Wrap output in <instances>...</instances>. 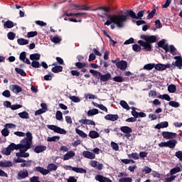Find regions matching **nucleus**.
<instances>
[{
  "mask_svg": "<svg viewBox=\"0 0 182 182\" xmlns=\"http://www.w3.org/2000/svg\"><path fill=\"white\" fill-rule=\"evenodd\" d=\"M66 170H73L75 173H80V174L86 173V169L83 168L73 167L72 166H67L65 168Z\"/></svg>",
  "mask_w": 182,
  "mask_h": 182,
  "instance_id": "1a4fd4ad",
  "label": "nucleus"
},
{
  "mask_svg": "<svg viewBox=\"0 0 182 182\" xmlns=\"http://www.w3.org/2000/svg\"><path fill=\"white\" fill-rule=\"evenodd\" d=\"M111 147L115 151H119V145L117 144V143H116L114 141H112L111 142Z\"/></svg>",
  "mask_w": 182,
  "mask_h": 182,
  "instance_id": "6e6d98bb",
  "label": "nucleus"
},
{
  "mask_svg": "<svg viewBox=\"0 0 182 182\" xmlns=\"http://www.w3.org/2000/svg\"><path fill=\"white\" fill-rule=\"evenodd\" d=\"M159 99H163L164 100H166L167 102H171V97H170V95H167V94H164L162 95H159L158 97Z\"/></svg>",
  "mask_w": 182,
  "mask_h": 182,
  "instance_id": "ea45409f",
  "label": "nucleus"
},
{
  "mask_svg": "<svg viewBox=\"0 0 182 182\" xmlns=\"http://www.w3.org/2000/svg\"><path fill=\"white\" fill-rule=\"evenodd\" d=\"M36 36H38V31H30L27 33L28 38H34Z\"/></svg>",
  "mask_w": 182,
  "mask_h": 182,
  "instance_id": "4d7b16f0",
  "label": "nucleus"
},
{
  "mask_svg": "<svg viewBox=\"0 0 182 182\" xmlns=\"http://www.w3.org/2000/svg\"><path fill=\"white\" fill-rule=\"evenodd\" d=\"M18 116L21 117V119H29V113H28L26 111L19 112Z\"/></svg>",
  "mask_w": 182,
  "mask_h": 182,
  "instance_id": "58836bf2",
  "label": "nucleus"
},
{
  "mask_svg": "<svg viewBox=\"0 0 182 182\" xmlns=\"http://www.w3.org/2000/svg\"><path fill=\"white\" fill-rule=\"evenodd\" d=\"M173 59H175L176 61L172 63L171 69H176V68H177L178 69L181 70L182 68L181 56H175Z\"/></svg>",
  "mask_w": 182,
  "mask_h": 182,
  "instance_id": "7ed1b4c3",
  "label": "nucleus"
},
{
  "mask_svg": "<svg viewBox=\"0 0 182 182\" xmlns=\"http://www.w3.org/2000/svg\"><path fill=\"white\" fill-rule=\"evenodd\" d=\"M162 136L164 139H166V140H172L177 137V134L174 132H170L167 131H164L161 133Z\"/></svg>",
  "mask_w": 182,
  "mask_h": 182,
  "instance_id": "0eeeda50",
  "label": "nucleus"
},
{
  "mask_svg": "<svg viewBox=\"0 0 182 182\" xmlns=\"http://www.w3.org/2000/svg\"><path fill=\"white\" fill-rule=\"evenodd\" d=\"M4 27L7 29H11V28H14V22L11 21H7L4 22Z\"/></svg>",
  "mask_w": 182,
  "mask_h": 182,
  "instance_id": "72a5a7b5",
  "label": "nucleus"
},
{
  "mask_svg": "<svg viewBox=\"0 0 182 182\" xmlns=\"http://www.w3.org/2000/svg\"><path fill=\"white\" fill-rule=\"evenodd\" d=\"M66 16H75V18H79V16H82L85 15V13H70L65 12Z\"/></svg>",
  "mask_w": 182,
  "mask_h": 182,
  "instance_id": "c9c22d12",
  "label": "nucleus"
},
{
  "mask_svg": "<svg viewBox=\"0 0 182 182\" xmlns=\"http://www.w3.org/2000/svg\"><path fill=\"white\" fill-rule=\"evenodd\" d=\"M75 132L77 134H79L80 137H82V139H86L87 137V134L85 133L83 131L76 128Z\"/></svg>",
  "mask_w": 182,
  "mask_h": 182,
  "instance_id": "2f4dec72",
  "label": "nucleus"
},
{
  "mask_svg": "<svg viewBox=\"0 0 182 182\" xmlns=\"http://www.w3.org/2000/svg\"><path fill=\"white\" fill-rule=\"evenodd\" d=\"M90 73H92L94 76L99 79V76L100 75V72L95 70H90Z\"/></svg>",
  "mask_w": 182,
  "mask_h": 182,
  "instance_id": "680f3d73",
  "label": "nucleus"
},
{
  "mask_svg": "<svg viewBox=\"0 0 182 182\" xmlns=\"http://www.w3.org/2000/svg\"><path fill=\"white\" fill-rule=\"evenodd\" d=\"M26 177H29V172L28 170L24 171H19L17 175V180H23V178H26Z\"/></svg>",
  "mask_w": 182,
  "mask_h": 182,
  "instance_id": "ddd939ff",
  "label": "nucleus"
},
{
  "mask_svg": "<svg viewBox=\"0 0 182 182\" xmlns=\"http://www.w3.org/2000/svg\"><path fill=\"white\" fill-rule=\"evenodd\" d=\"M168 105L169 106H171V107H180V103L176 101H170Z\"/></svg>",
  "mask_w": 182,
  "mask_h": 182,
  "instance_id": "5fc2aeb1",
  "label": "nucleus"
},
{
  "mask_svg": "<svg viewBox=\"0 0 182 182\" xmlns=\"http://www.w3.org/2000/svg\"><path fill=\"white\" fill-rule=\"evenodd\" d=\"M82 156H84L85 159H90V160H93V159H95L96 157V155L95 154L89 151H84L82 152Z\"/></svg>",
  "mask_w": 182,
  "mask_h": 182,
  "instance_id": "a211bd4d",
  "label": "nucleus"
},
{
  "mask_svg": "<svg viewBox=\"0 0 182 182\" xmlns=\"http://www.w3.org/2000/svg\"><path fill=\"white\" fill-rule=\"evenodd\" d=\"M15 36L16 34L14 32H9L7 34L8 39H9L10 41H14V39H15Z\"/></svg>",
  "mask_w": 182,
  "mask_h": 182,
  "instance_id": "13d9d810",
  "label": "nucleus"
},
{
  "mask_svg": "<svg viewBox=\"0 0 182 182\" xmlns=\"http://www.w3.org/2000/svg\"><path fill=\"white\" fill-rule=\"evenodd\" d=\"M70 100H72V102H73L74 103H79V102H80V98H79L78 97L76 96H71L70 97Z\"/></svg>",
  "mask_w": 182,
  "mask_h": 182,
  "instance_id": "e2e57ef3",
  "label": "nucleus"
},
{
  "mask_svg": "<svg viewBox=\"0 0 182 182\" xmlns=\"http://www.w3.org/2000/svg\"><path fill=\"white\" fill-rule=\"evenodd\" d=\"M20 60H22L23 63H26L27 65H31V60L26 58V52L23 51L20 53L19 55Z\"/></svg>",
  "mask_w": 182,
  "mask_h": 182,
  "instance_id": "4468645a",
  "label": "nucleus"
},
{
  "mask_svg": "<svg viewBox=\"0 0 182 182\" xmlns=\"http://www.w3.org/2000/svg\"><path fill=\"white\" fill-rule=\"evenodd\" d=\"M114 82H117L118 83H122V82H124V78L122 76H115L112 78Z\"/></svg>",
  "mask_w": 182,
  "mask_h": 182,
  "instance_id": "c03bdc74",
  "label": "nucleus"
},
{
  "mask_svg": "<svg viewBox=\"0 0 182 182\" xmlns=\"http://www.w3.org/2000/svg\"><path fill=\"white\" fill-rule=\"evenodd\" d=\"M130 156H131L132 159H134V160H139V159H140L139 154H137L136 152L135 153L133 152L132 154L128 155V156L129 158H130Z\"/></svg>",
  "mask_w": 182,
  "mask_h": 182,
  "instance_id": "864d4df0",
  "label": "nucleus"
},
{
  "mask_svg": "<svg viewBox=\"0 0 182 182\" xmlns=\"http://www.w3.org/2000/svg\"><path fill=\"white\" fill-rule=\"evenodd\" d=\"M157 45L158 48H162V49L165 50V53H167V52H168V44L166 43V40H161L157 43Z\"/></svg>",
  "mask_w": 182,
  "mask_h": 182,
  "instance_id": "9d476101",
  "label": "nucleus"
},
{
  "mask_svg": "<svg viewBox=\"0 0 182 182\" xmlns=\"http://www.w3.org/2000/svg\"><path fill=\"white\" fill-rule=\"evenodd\" d=\"M15 143L10 144L4 150L3 154H5L6 156H11V152L15 150Z\"/></svg>",
  "mask_w": 182,
  "mask_h": 182,
  "instance_id": "9b49d317",
  "label": "nucleus"
},
{
  "mask_svg": "<svg viewBox=\"0 0 182 182\" xmlns=\"http://www.w3.org/2000/svg\"><path fill=\"white\" fill-rule=\"evenodd\" d=\"M75 66L77 69H83V68H86V63L77 62L75 63Z\"/></svg>",
  "mask_w": 182,
  "mask_h": 182,
  "instance_id": "8fccbe9b",
  "label": "nucleus"
},
{
  "mask_svg": "<svg viewBox=\"0 0 182 182\" xmlns=\"http://www.w3.org/2000/svg\"><path fill=\"white\" fill-rule=\"evenodd\" d=\"M21 108H22L21 105H12L11 107V110H18V109Z\"/></svg>",
  "mask_w": 182,
  "mask_h": 182,
  "instance_id": "774afa93",
  "label": "nucleus"
},
{
  "mask_svg": "<svg viewBox=\"0 0 182 182\" xmlns=\"http://www.w3.org/2000/svg\"><path fill=\"white\" fill-rule=\"evenodd\" d=\"M23 146L21 145V144H15V150H19L21 153H23Z\"/></svg>",
  "mask_w": 182,
  "mask_h": 182,
  "instance_id": "bf43d9fd",
  "label": "nucleus"
},
{
  "mask_svg": "<svg viewBox=\"0 0 182 182\" xmlns=\"http://www.w3.org/2000/svg\"><path fill=\"white\" fill-rule=\"evenodd\" d=\"M155 69L156 70L159 71H163L165 70L164 69V64L159 63V64H155Z\"/></svg>",
  "mask_w": 182,
  "mask_h": 182,
  "instance_id": "a18cd8bd",
  "label": "nucleus"
},
{
  "mask_svg": "<svg viewBox=\"0 0 182 182\" xmlns=\"http://www.w3.org/2000/svg\"><path fill=\"white\" fill-rule=\"evenodd\" d=\"M154 68H156V64L154 63L146 64L144 66L145 70H151L152 69H154Z\"/></svg>",
  "mask_w": 182,
  "mask_h": 182,
  "instance_id": "e433bc0d",
  "label": "nucleus"
},
{
  "mask_svg": "<svg viewBox=\"0 0 182 182\" xmlns=\"http://www.w3.org/2000/svg\"><path fill=\"white\" fill-rule=\"evenodd\" d=\"M144 14H147L146 10L139 11L137 14L133 10H127L125 15H107L109 20H107L104 25L109 26L112 23L117 25V28H123L124 22H127V16H130L132 19H141L144 16Z\"/></svg>",
  "mask_w": 182,
  "mask_h": 182,
  "instance_id": "f257e3e1",
  "label": "nucleus"
},
{
  "mask_svg": "<svg viewBox=\"0 0 182 182\" xmlns=\"http://www.w3.org/2000/svg\"><path fill=\"white\" fill-rule=\"evenodd\" d=\"M35 171H38V173H41V174H43V176H46L47 174H49V170L45 169L43 167H41V166L36 167Z\"/></svg>",
  "mask_w": 182,
  "mask_h": 182,
  "instance_id": "aec40b11",
  "label": "nucleus"
},
{
  "mask_svg": "<svg viewBox=\"0 0 182 182\" xmlns=\"http://www.w3.org/2000/svg\"><path fill=\"white\" fill-rule=\"evenodd\" d=\"M95 11H97V15L100 18H105V16L103 15H107L110 12V9L107 7H100L97 9Z\"/></svg>",
  "mask_w": 182,
  "mask_h": 182,
  "instance_id": "423d86ee",
  "label": "nucleus"
},
{
  "mask_svg": "<svg viewBox=\"0 0 182 182\" xmlns=\"http://www.w3.org/2000/svg\"><path fill=\"white\" fill-rule=\"evenodd\" d=\"M116 66L118 68V69H120V70H126V69H127V61H118L116 64Z\"/></svg>",
  "mask_w": 182,
  "mask_h": 182,
  "instance_id": "f8f14e48",
  "label": "nucleus"
},
{
  "mask_svg": "<svg viewBox=\"0 0 182 182\" xmlns=\"http://www.w3.org/2000/svg\"><path fill=\"white\" fill-rule=\"evenodd\" d=\"M132 49L134 52H140V50H141V47L137 44H134L132 46Z\"/></svg>",
  "mask_w": 182,
  "mask_h": 182,
  "instance_id": "0e129e2a",
  "label": "nucleus"
},
{
  "mask_svg": "<svg viewBox=\"0 0 182 182\" xmlns=\"http://www.w3.org/2000/svg\"><path fill=\"white\" fill-rule=\"evenodd\" d=\"M79 123H81L82 124H88L90 126H96V123L93 120L90 119H80Z\"/></svg>",
  "mask_w": 182,
  "mask_h": 182,
  "instance_id": "412c9836",
  "label": "nucleus"
},
{
  "mask_svg": "<svg viewBox=\"0 0 182 182\" xmlns=\"http://www.w3.org/2000/svg\"><path fill=\"white\" fill-rule=\"evenodd\" d=\"M56 63H53L52 66H55L51 69V72L53 73H59L63 70V67L61 65H57Z\"/></svg>",
  "mask_w": 182,
  "mask_h": 182,
  "instance_id": "2eb2a0df",
  "label": "nucleus"
},
{
  "mask_svg": "<svg viewBox=\"0 0 182 182\" xmlns=\"http://www.w3.org/2000/svg\"><path fill=\"white\" fill-rule=\"evenodd\" d=\"M95 180L99 182H112L110 178L105 177L102 175H97L95 176Z\"/></svg>",
  "mask_w": 182,
  "mask_h": 182,
  "instance_id": "6ab92c4d",
  "label": "nucleus"
},
{
  "mask_svg": "<svg viewBox=\"0 0 182 182\" xmlns=\"http://www.w3.org/2000/svg\"><path fill=\"white\" fill-rule=\"evenodd\" d=\"M72 157H75V153L73 151H70L64 155L63 160H70V159H72Z\"/></svg>",
  "mask_w": 182,
  "mask_h": 182,
  "instance_id": "a878e982",
  "label": "nucleus"
},
{
  "mask_svg": "<svg viewBox=\"0 0 182 182\" xmlns=\"http://www.w3.org/2000/svg\"><path fill=\"white\" fill-rule=\"evenodd\" d=\"M31 66H32V68H35L36 69H38V68H41V63H39V61L33 60L31 63Z\"/></svg>",
  "mask_w": 182,
  "mask_h": 182,
  "instance_id": "de8ad7c7",
  "label": "nucleus"
},
{
  "mask_svg": "<svg viewBox=\"0 0 182 182\" xmlns=\"http://www.w3.org/2000/svg\"><path fill=\"white\" fill-rule=\"evenodd\" d=\"M140 38L149 44L156 43V42H157V36H156L141 35Z\"/></svg>",
  "mask_w": 182,
  "mask_h": 182,
  "instance_id": "f03ea898",
  "label": "nucleus"
},
{
  "mask_svg": "<svg viewBox=\"0 0 182 182\" xmlns=\"http://www.w3.org/2000/svg\"><path fill=\"white\" fill-rule=\"evenodd\" d=\"M87 116H95V114H99V109L95 108L92 109H90L87 112Z\"/></svg>",
  "mask_w": 182,
  "mask_h": 182,
  "instance_id": "c756f323",
  "label": "nucleus"
},
{
  "mask_svg": "<svg viewBox=\"0 0 182 182\" xmlns=\"http://www.w3.org/2000/svg\"><path fill=\"white\" fill-rule=\"evenodd\" d=\"M73 8H78L79 11H88L89 8L87 6H86V5H76L74 4L73 5Z\"/></svg>",
  "mask_w": 182,
  "mask_h": 182,
  "instance_id": "f704fd0d",
  "label": "nucleus"
},
{
  "mask_svg": "<svg viewBox=\"0 0 182 182\" xmlns=\"http://www.w3.org/2000/svg\"><path fill=\"white\" fill-rule=\"evenodd\" d=\"M180 171H181V168H180V167H178V166L175 167V168L171 169L170 175L173 176V174H176V173H180Z\"/></svg>",
  "mask_w": 182,
  "mask_h": 182,
  "instance_id": "79ce46f5",
  "label": "nucleus"
},
{
  "mask_svg": "<svg viewBox=\"0 0 182 182\" xmlns=\"http://www.w3.org/2000/svg\"><path fill=\"white\" fill-rule=\"evenodd\" d=\"M47 168L50 173V171H56L58 170V166L55 164H49Z\"/></svg>",
  "mask_w": 182,
  "mask_h": 182,
  "instance_id": "cd10ccee",
  "label": "nucleus"
},
{
  "mask_svg": "<svg viewBox=\"0 0 182 182\" xmlns=\"http://www.w3.org/2000/svg\"><path fill=\"white\" fill-rule=\"evenodd\" d=\"M99 77L101 82H107L108 80H110V79L112 78V75H110V73L103 75L102 74V73H100Z\"/></svg>",
  "mask_w": 182,
  "mask_h": 182,
  "instance_id": "f3484780",
  "label": "nucleus"
},
{
  "mask_svg": "<svg viewBox=\"0 0 182 182\" xmlns=\"http://www.w3.org/2000/svg\"><path fill=\"white\" fill-rule=\"evenodd\" d=\"M176 157L178 159L181 161H182V151H178L175 154Z\"/></svg>",
  "mask_w": 182,
  "mask_h": 182,
  "instance_id": "69168bd1",
  "label": "nucleus"
},
{
  "mask_svg": "<svg viewBox=\"0 0 182 182\" xmlns=\"http://www.w3.org/2000/svg\"><path fill=\"white\" fill-rule=\"evenodd\" d=\"M1 134L4 136V137H8V136H9V130L8 128H4L1 130Z\"/></svg>",
  "mask_w": 182,
  "mask_h": 182,
  "instance_id": "603ef678",
  "label": "nucleus"
},
{
  "mask_svg": "<svg viewBox=\"0 0 182 182\" xmlns=\"http://www.w3.org/2000/svg\"><path fill=\"white\" fill-rule=\"evenodd\" d=\"M120 130L121 132H122V133H133V129L128 127V126H123L120 127Z\"/></svg>",
  "mask_w": 182,
  "mask_h": 182,
  "instance_id": "393cba45",
  "label": "nucleus"
},
{
  "mask_svg": "<svg viewBox=\"0 0 182 182\" xmlns=\"http://www.w3.org/2000/svg\"><path fill=\"white\" fill-rule=\"evenodd\" d=\"M168 126V122H162L159 124H157L155 126V129H158V130H160V129H166Z\"/></svg>",
  "mask_w": 182,
  "mask_h": 182,
  "instance_id": "b1692460",
  "label": "nucleus"
},
{
  "mask_svg": "<svg viewBox=\"0 0 182 182\" xmlns=\"http://www.w3.org/2000/svg\"><path fill=\"white\" fill-rule=\"evenodd\" d=\"M17 43L18 45H21V46L28 45V43H29V41L25 38H18L17 39Z\"/></svg>",
  "mask_w": 182,
  "mask_h": 182,
  "instance_id": "4c0bfd02",
  "label": "nucleus"
},
{
  "mask_svg": "<svg viewBox=\"0 0 182 182\" xmlns=\"http://www.w3.org/2000/svg\"><path fill=\"white\" fill-rule=\"evenodd\" d=\"M55 118L57 120H62L63 119V114L60 110L56 112Z\"/></svg>",
  "mask_w": 182,
  "mask_h": 182,
  "instance_id": "09e8293b",
  "label": "nucleus"
},
{
  "mask_svg": "<svg viewBox=\"0 0 182 182\" xmlns=\"http://www.w3.org/2000/svg\"><path fill=\"white\" fill-rule=\"evenodd\" d=\"M41 59V54L39 53H33L30 55L31 60H39Z\"/></svg>",
  "mask_w": 182,
  "mask_h": 182,
  "instance_id": "473e14b6",
  "label": "nucleus"
},
{
  "mask_svg": "<svg viewBox=\"0 0 182 182\" xmlns=\"http://www.w3.org/2000/svg\"><path fill=\"white\" fill-rule=\"evenodd\" d=\"M15 71L18 75H21V76H26V73H25V71L21 69V68H16Z\"/></svg>",
  "mask_w": 182,
  "mask_h": 182,
  "instance_id": "49530a36",
  "label": "nucleus"
},
{
  "mask_svg": "<svg viewBox=\"0 0 182 182\" xmlns=\"http://www.w3.org/2000/svg\"><path fill=\"white\" fill-rule=\"evenodd\" d=\"M177 140L176 139H169L168 141H167V147H168L169 149H174L176 147V146L177 145Z\"/></svg>",
  "mask_w": 182,
  "mask_h": 182,
  "instance_id": "5701e85b",
  "label": "nucleus"
},
{
  "mask_svg": "<svg viewBox=\"0 0 182 182\" xmlns=\"http://www.w3.org/2000/svg\"><path fill=\"white\" fill-rule=\"evenodd\" d=\"M47 127L50 130H53L55 133H58V134H66V130L58 126L48 124Z\"/></svg>",
  "mask_w": 182,
  "mask_h": 182,
  "instance_id": "39448f33",
  "label": "nucleus"
},
{
  "mask_svg": "<svg viewBox=\"0 0 182 182\" xmlns=\"http://www.w3.org/2000/svg\"><path fill=\"white\" fill-rule=\"evenodd\" d=\"M59 140H60V136H54L53 137H48L47 138V141H59Z\"/></svg>",
  "mask_w": 182,
  "mask_h": 182,
  "instance_id": "37998d69",
  "label": "nucleus"
},
{
  "mask_svg": "<svg viewBox=\"0 0 182 182\" xmlns=\"http://www.w3.org/2000/svg\"><path fill=\"white\" fill-rule=\"evenodd\" d=\"M139 45L143 47L144 50H147L148 52H151V49H153V46L149 43L144 42L141 40L138 41Z\"/></svg>",
  "mask_w": 182,
  "mask_h": 182,
  "instance_id": "6e6552de",
  "label": "nucleus"
},
{
  "mask_svg": "<svg viewBox=\"0 0 182 182\" xmlns=\"http://www.w3.org/2000/svg\"><path fill=\"white\" fill-rule=\"evenodd\" d=\"M120 105L123 109H125L126 110H130V106H129V104L124 100L120 101Z\"/></svg>",
  "mask_w": 182,
  "mask_h": 182,
  "instance_id": "a19ab883",
  "label": "nucleus"
},
{
  "mask_svg": "<svg viewBox=\"0 0 182 182\" xmlns=\"http://www.w3.org/2000/svg\"><path fill=\"white\" fill-rule=\"evenodd\" d=\"M88 136L91 139H97V137H100V134L96 131H90Z\"/></svg>",
  "mask_w": 182,
  "mask_h": 182,
  "instance_id": "bb28decb",
  "label": "nucleus"
},
{
  "mask_svg": "<svg viewBox=\"0 0 182 182\" xmlns=\"http://www.w3.org/2000/svg\"><path fill=\"white\" fill-rule=\"evenodd\" d=\"M46 151V146H36L34 148V153L39 154V153H43V151Z\"/></svg>",
  "mask_w": 182,
  "mask_h": 182,
  "instance_id": "4be33fe9",
  "label": "nucleus"
},
{
  "mask_svg": "<svg viewBox=\"0 0 182 182\" xmlns=\"http://www.w3.org/2000/svg\"><path fill=\"white\" fill-rule=\"evenodd\" d=\"M12 91L14 93H21L22 92V87L18 85H12Z\"/></svg>",
  "mask_w": 182,
  "mask_h": 182,
  "instance_id": "c85d7f7f",
  "label": "nucleus"
},
{
  "mask_svg": "<svg viewBox=\"0 0 182 182\" xmlns=\"http://www.w3.org/2000/svg\"><path fill=\"white\" fill-rule=\"evenodd\" d=\"M105 120H110L111 122H116V120H119V115L108 114L105 116Z\"/></svg>",
  "mask_w": 182,
  "mask_h": 182,
  "instance_id": "dca6fc26",
  "label": "nucleus"
},
{
  "mask_svg": "<svg viewBox=\"0 0 182 182\" xmlns=\"http://www.w3.org/2000/svg\"><path fill=\"white\" fill-rule=\"evenodd\" d=\"M133 179L130 177L122 178L119 180V182H132Z\"/></svg>",
  "mask_w": 182,
  "mask_h": 182,
  "instance_id": "052dcab7",
  "label": "nucleus"
},
{
  "mask_svg": "<svg viewBox=\"0 0 182 182\" xmlns=\"http://www.w3.org/2000/svg\"><path fill=\"white\" fill-rule=\"evenodd\" d=\"M2 95L4 97H11V91L8 90H6L5 91H4L2 92Z\"/></svg>",
  "mask_w": 182,
  "mask_h": 182,
  "instance_id": "338daca9",
  "label": "nucleus"
},
{
  "mask_svg": "<svg viewBox=\"0 0 182 182\" xmlns=\"http://www.w3.org/2000/svg\"><path fill=\"white\" fill-rule=\"evenodd\" d=\"M156 12H157V10H156V9H154L151 12H150V11H148L147 13L149 14L146 16V19H153V18H154V15H156Z\"/></svg>",
  "mask_w": 182,
  "mask_h": 182,
  "instance_id": "7c9ffc66",
  "label": "nucleus"
},
{
  "mask_svg": "<svg viewBox=\"0 0 182 182\" xmlns=\"http://www.w3.org/2000/svg\"><path fill=\"white\" fill-rule=\"evenodd\" d=\"M176 90V87L174 85H170L168 87V91L169 93H174Z\"/></svg>",
  "mask_w": 182,
  "mask_h": 182,
  "instance_id": "3c124183",
  "label": "nucleus"
},
{
  "mask_svg": "<svg viewBox=\"0 0 182 182\" xmlns=\"http://www.w3.org/2000/svg\"><path fill=\"white\" fill-rule=\"evenodd\" d=\"M21 144L23 146V152L25 151L26 153L32 146V141H29L28 138H24L21 141Z\"/></svg>",
  "mask_w": 182,
  "mask_h": 182,
  "instance_id": "20e7f679",
  "label": "nucleus"
}]
</instances>
